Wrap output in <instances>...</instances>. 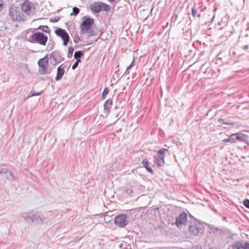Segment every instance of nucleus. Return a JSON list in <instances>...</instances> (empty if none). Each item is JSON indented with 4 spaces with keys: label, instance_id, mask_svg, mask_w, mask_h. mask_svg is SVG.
<instances>
[{
    "label": "nucleus",
    "instance_id": "72a5a7b5",
    "mask_svg": "<svg viewBox=\"0 0 249 249\" xmlns=\"http://www.w3.org/2000/svg\"><path fill=\"white\" fill-rule=\"evenodd\" d=\"M60 18L59 17H54L53 18H52L50 19V21L52 22H58Z\"/></svg>",
    "mask_w": 249,
    "mask_h": 249
},
{
    "label": "nucleus",
    "instance_id": "79ce46f5",
    "mask_svg": "<svg viewBox=\"0 0 249 249\" xmlns=\"http://www.w3.org/2000/svg\"><path fill=\"white\" fill-rule=\"evenodd\" d=\"M236 181H237V182H238V183H239V182H240V181H242V178L237 179H236Z\"/></svg>",
    "mask_w": 249,
    "mask_h": 249
},
{
    "label": "nucleus",
    "instance_id": "39448f33",
    "mask_svg": "<svg viewBox=\"0 0 249 249\" xmlns=\"http://www.w3.org/2000/svg\"><path fill=\"white\" fill-rule=\"evenodd\" d=\"M168 151V149L165 148H161L157 151L158 156L154 157V161L158 167L162 166L164 164L165 152Z\"/></svg>",
    "mask_w": 249,
    "mask_h": 249
},
{
    "label": "nucleus",
    "instance_id": "0eeeda50",
    "mask_svg": "<svg viewBox=\"0 0 249 249\" xmlns=\"http://www.w3.org/2000/svg\"><path fill=\"white\" fill-rule=\"evenodd\" d=\"M48 63L49 58L47 55L39 59L38 61V65L40 68V72L41 74L44 75L46 73H50V72H47Z\"/></svg>",
    "mask_w": 249,
    "mask_h": 249
},
{
    "label": "nucleus",
    "instance_id": "c85d7f7f",
    "mask_svg": "<svg viewBox=\"0 0 249 249\" xmlns=\"http://www.w3.org/2000/svg\"><path fill=\"white\" fill-rule=\"evenodd\" d=\"M73 51L74 48L72 47H69L68 48V53L67 55V56L69 58L72 57Z\"/></svg>",
    "mask_w": 249,
    "mask_h": 249
},
{
    "label": "nucleus",
    "instance_id": "5701e85b",
    "mask_svg": "<svg viewBox=\"0 0 249 249\" xmlns=\"http://www.w3.org/2000/svg\"><path fill=\"white\" fill-rule=\"evenodd\" d=\"M83 33H87L88 36L89 37L95 36L97 35L96 32L92 29V27H91L88 31H85Z\"/></svg>",
    "mask_w": 249,
    "mask_h": 249
},
{
    "label": "nucleus",
    "instance_id": "473e14b6",
    "mask_svg": "<svg viewBox=\"0 0 249 249\" xmlns=\"http://www.w3.org/2000/svg\"><path fill=\"white\" fill-rule=\"evenodd\" d=\"M7 171L8 170H7L6 168H0V174L4 176Z\"/></svg>",
    "mask_w": 249,
    "mask_h": 249
},
{
    "label": "nucleus",
    "instance_id": "aec40b11",
    "mask_svg": "<svg viewBox=\"0 0 249 249\" xmlns=\"http://www.w3.org/2000/svg\"><path fill=\"white\" fill-rule=\"evenodd\" d=\"M37 29L42 30L43 32L47 34H50L51 32L50 29L47 25H40L37 28Z\"/></svg>",
    "mask_w": 249,
    "mask_h": 249
},
{
    "label": "nucleus",
    "instance_id": "f03ea898",
    "mask_svg": "<svg viewBox=\"0 0 249 249\" xmlns=\"http://www.w3.org/2000/svg\"><path fill=\"white\" fill-rule=\"evenodd\" d=\"M48 39V36L44 33L37 32L31 35L29 41L32 43H37L45 46L47 42Z\"/></svg>",
    "mask_w": 249,
    "mask_h": 249
},
{
    "label": "nucleus",
    "instance_id": "ddd939ff",
    "mask_svg": "<svg viewBox=\"0 0 249 249\" xmlns=\"http://www.w3.org/2000/svg\"><path fill=\"white\" fill-rule=\"evenodd\" d=\"M234 249H249V242L243 240L234 241Z\"/></svg>",
    "mask_w": 249,
    "mask_h": 249
},
{
    "label": "nucleus",
    "instance_id": "1a4fd4ad",
    "mask_svg": "<svg viewBox=\"0 0 249 249\" xmlns=\"http://www.w3.org/2000/svg\"><path fill=\"white\" fill-rule=\"evenodd\" d=\"M94 23L93 18H86L81 23L80 25V29L83 33L85 31H88L91 27H92Z\"/></svg>",
    "mask_w": 249,
    "mask_h": 249
},
{
    "label": "nucleus",
    "instance_id": "a878e982",
    "mask_svg": "<svg viewBox=\"0 0 249 249\" xmlns=\"http://www.w3.org/2000/svg\"><path fill=\"white\" fill-rule=\"evenodd\" d=\"M192 15L193 16V17H195L196 16H197L198 17L200 18L201 16L200 14H197V10L196 9L195 7H193L192 8Z\"/></svg>",
    "mask_w": 249,
    "mask_h": 249
},
{
    "label": "nucleus",
    "instance_id": "9b49d317",
    "mask_svg": "<svg viewBox=\"0 0 249 249\" xmlns=\"http://www.w3.org/2000/svg\"><path fill=\"white\" fill-rule=\"evenodd\" d=\"M243 142L249 145V136L243 133L242 131L234 133V141Z\"/></svg>",
    "mask_w": 249,
    "mask_h": 249
},
{
    "label": "nucleus",
    "instance_id": "dca6fc26",
    "mask_svg": "<svg viewBox=\"0 0 249 249\" xmlns=\"http://www.w3.org/2000/svg\"><path fill=\"white\" fill-rule=\"evenodd\" d=\"M112 99L109 98L107 100L104 104V113L107 117L110 112V108L112 105Z\"/></svg>",
    "mask_w": 249,
    "mask_h": 249
},
{
    "label": "nucleus",
    "instance_id": "9d476101",
    "mask_svg": "<svg viewBox=\"0 0 249 249\" xmlns=\"http://www.w3.org/2000/svg\"><path fill=\"white\" fill-rule=\"evenodd\" d=\"M21 10L28 16L34 14V9H33V3L29 0H25L21 4Z\"/></svg>",
    "mask_w": 249,
    "mask_h": 249
},
{
    "label": "nucleus",
    "instance_id": "412c9836",
    "mask_svg": "<svg viewBox=\"0 0 249 249\" xmlns=\"http://www.w3.org/2000/svg\"><path fill=\"white\" fill-rule=\"evenodd\" d=\"M21 216L28 222L31 221V215L28 213H21Z\"/></svg>",
    "mask_w": 249,
    "mask_h": 249
},
{
    "label": "nucleus",
    "instance_id": "a18cd8bd",
    "mask_svg": "<svg viewBox=\"0 0 249 249\" xmlns=\"http://www.w3.org/2000/svg\"><path fill=\"white\" fill-rule=\"evenodd\" d=\"M92 44V43H88V44H88V45H90V44Z\"/></svg>",
    "mask_w": 249,
    "mask_h": 249
},
{
    "label": "nucleus",
    "instance_id": "a211bd4d",
    "mask_svg": "<svg viewBox=\"0 0 249 249\" xmlns=\"http://www.w3.org/2000/svg\"><path fill=\"white\" fill-rule=\"evenodd\" d=\"M36 222L37 223L43 222L42 219L40 217L38 213H36L31 215V221L30 222L33 223Z\"/></svg>",
    "mask_w": 249,
    "mask_h": 249
},
{
    "label": "nucleus",
    "instance_id": "cd10ccee",
    "mask_svg": "<svg viewBox=\"0 0 249 249\" xmlns=\"http://www.w3.org/2000/svg\"><path fill=\"white\" fill-rule=\"evenodd\" d=\"M80 12V9L77 7H74L72 8V12L71 14V16H77Z\"/></svg>",
    "mask_w": 249,
    "mask_h": 249
},
{
    "label": "nucleus",
    "instance_id": "423d86ee",
    "mask_svg": "<svg viewBox=\"0 0 249 249\" xmlns=\"http://www.w3.org/2000/svg\"><path fill=\"white\" fill-rule=\"evenodd\" d=\"M127 215L124 214H121L116 216L114 223L115 225L120 228L125 227L129 223L127 220Z\"/></svg>",
    "mask_w": 249,
    "mask_h": 249
},
{
    "label": "nucleus",
    "instance_id": "2eb2a0df",
    "mask_svg": "<svg viewBox=\"0 0 249 249\" xmlns=\"http://www.w3.org/2000/svg\"><path fill=\"white\" fill-rule=\"evenodd\" d=\"M67 65L66 64V62L63 63L60 66H59L57 69V73L55 76V79L56 81H59L64 75L65 70V68H66Z\"/></svg>",
    "mask_w": 249,
    "mask_h": 249
},
{
    "label": "nucleus",
    "instance_id": "bb28decb",
    "mask_svg": "<svg viewBox=\"0 0 249 249\" xmlns=\"http://www.w3.org/2000/svg\"><path fill=\"white\" fill-rule=\"evenodd\" d=\"M109 92L108 89L106 87L102 92L101 99L102 100H104L106 98L107 95L108 94Z\"/></svg>",
    "mask_w": 249,
    "mask_h": 249
},
{
    "label": "nucleus",
    "instance_id": "f8f14e48",
    "mask_svg": "<svg viewBox=\"0 0 249 249\" xmlns=\"http://www.w3.org/2000/svg\"><path fill=\"white\" fill-rule=\"evenodd\" d=\"M187 222V214L185 212H182L178 217H177L175 224L179 228L182 225H185Z\"/></svg>",
    "mask_w": 249,
    "mask_h": 249
},
{
    "label": "nucleus",
    "instance_id": "58836bf2",
    "mask_svg": "<svg viewBox=\"0 0 249 249\" xmlns=\"http://www.w3.org/2000/svg\"><path fill=\"white\" fill-rule=\"evenodd\" d=\"M234 127H235V126H236V128H238V126H240V124H239V123L235 122H234Z\"/></svg>",
    "mask_w": 249,
    "mask_h": 249
},
{
    "label": "nucleus",
    "instance_id": "6ab92c4d",
    "mask_svg": "<svg viewBox=\"0 0 249 249\" xmlns=\"http://www.w3.org/2000/svg\"><path fill=\"white\" fill-rule=\"evenodd\" d=\"M84 54V52L83 51H77L75 52L74 54V58L76 59V60H79L80 61H81V58Z\"/></svg>",
    "mask_w": 249,
    "mask_h": 249
},
{
    "label": "nucleus",
    "instance_id": "f257e3e1",
    "mask_svg": "<svg viewBox=\"0 0 249 249\" xmlns=\"http://www.w3.org/2000/svg\"><path fill=\"white\" fill-rule=\"evenodd\" d=\"M193 219L190 222L188 227V230L190 232L195 235H201L203 234L204 229V226L200 221L194 218L192 215H190Z\"/></svg>",
    "mask_w": 249,
    "mask_h": 249
},
{
    "label": "nucleus",
    "instance_id": "37998d69",
    "mask_svg": "<svg viewBox=\"0 0 249 249\" xmlns=\"http://www.w3.org/2000/svg\"><path fill=\"white\" fill-rule=\"evenodd\" d=\"M110 2H112L115 1V0H108Z\"/></svg>",
    "mask_w": 249,
    "mask_h": 249
},
{
    "label": "nucleus",
    "instance_id": "4c0bfd02",
    "mask_svg": "<svg viewBox=\"0 0 249 249\" xmlns=\"http://www.w3.org/2000/svg\"><path fill=\"white\" fill-rule=\"evenodd\" d=\"M125 192L128 195H130L133 192V191L131 189H127L126 190Z\"/></svg>",
    "mask_w": 249,
    "mask_h": 249
},
{
    "label": "nucleus",
    "instance_id": "c03bdc74",
    "mask_svg": "<svg viewBox=\"0 0 249 249\" xmlns=\"http://www.w3.org/2000/svg\"><path fill=\"white\" fill-rule=\"evenodd\" d=\"M119 113H117V114H116V118L118 117H119Z\"/></svg>",
    "mask_w": 249,
    "mask_h": 249
},
{
    "label": "nucleus",
    "instance_id": "f3484780",
    "mask_svg": "<svg viewBox=\"0 0 249 249\" xmlns=\"http://www.w3.org/2000/svg\"><path fill=\"white\" fill-rule=\"evenodd\" d=\"M142 163L143 165V166L146 169V171L151 174L152 175L154 174V171L149 166V162L147 159H144L142 160Z\"/></svg>",
    "mask_w": 249,
    "mask_h": 249
},
{
    "label": "nucleus",
    "instance_id": "2f4dec72",
    "mask_svg": "<svg viewBox=\"0 0 249 249\" xmlns=\"http://www.w3.org/2000/svg\"><path fill=\"white\" fill-rule=\"evenodd\" d=\"M80 62H81V61H80L79 60H76L75 63L72 66V69L73 70H75L78 67V64Z\"/></svg>",
    "mask_w": 249,
    "mask_h": 249
},
{
    "label": "nucleus",
    "instance_id": "ea45409f",
    "mask_svg": "<svg viewBox=\"0 0 249 249\" xmlns=\"http://www.w3.org/2000/svg\"><path fill=\"white\" fill-rule=\"evenodd\" d=\"M3 6V3L1 0H0V12L2 10V7Z\"/></svg>",
    "mask_w": 249,
    "mask_h": 249
},
{
    "label": "nucleus",
    "instance_id": "f704fd0d",
    "mask_svg": "<svg viewBox=\"0 0 249 249\" xmlns=\"http://www.w3.org/2000/svg\"><path fill=\"white\" fill-rule=\"evenodd\" d=\"M134 59L133 60L132 62H131V64L129 65L127 67V69H126V70H128L129 69H130L134 65Z\"/></svg>",
    "mask_w": 249,
    "mask_h": 249
},
{
    "label": "nucleus",
    "instance_id": "a19ab883",
    "mask_svg": "<svg viewBox=\"0 0 249 249\" xmlns=\"http://www.w3.org/2000/svg\"><path fill=\"white\" fill-rule=\"evenodd\" d=\"M233 249V245H231V246L229 247V249Z\"/></svg>",
    "mask_w": 249,
    "mask_h": 249
},
{
    "label": "nucleus",
    "instance_id": "7c9ffc66",
    "mask_svg": "<svg viewBox=\"0 0 249 249\" xmlns=\"http://www.w3.org/2000/svg\"><path fill=\"white\" fill-rule=\"evenodd\" d=\"M243 204L247 208L249 209V199L246 198L243 201Z\"/></svg>",
    "mask_w": 249,
    "mask_h": 249
},
{
    "label": "nucleus",
    "instance_id": "4be33fe9",
    "mask_svg": "<svg viewBox=\"0 0 249 249\" xmlns=\"http://www.w3.org/2000/svg\"><path fill=\"white\" fill-rule=\"evenodd\" d=\"M218 122H219V123H220L222 124H228V125H229V124L233 125V122H232L231 121L229 120L225 119L220 118L219 119Z\"/></svg>",
    "mask_w": 249,
    "mask_h": 249
},
{
    "label": "nucleus",
    "instance_id": "49530a36",
    "mask_svg": "<svg viewBox=\"0 0 249 249\" xmlns=\"http://www.w3.org/2000/svg\"><path fill=\"white\" fill-rule=\"evenodd\" d=\"M243 3H244V0H243Z\"/></svg>",
    "mask_w": 249,
    "mask_h": 249
},
{
    "label": "nucleus",
    "instance_id": "de8ad7c7",
    "mask_svg": "<svg viewBox=\"0 0 249 249\" xmlns=\"http://www.w3.org/2000/svg\"><path fill=\"white\" fill-rule=\"evenodd\" d=\"M248 52H249V51H248Z\"/></svg>",
    "mask_w": 249,
    "mask_h": 249
},
{
    "label": "nucleus",
    "instance_id": "c756f323",
    "mask_svg": "<svg viewBox=\"0 0 249 249\" xmlns=\"http://www.w3.org/2000/svg\"><path fill=\"white\" fill-rule=\"evenodd\" d=\"M233 140V134H232L230 135V136L229 138L224 139L222 141L224 142H232Z\"/></svg>",
    "mask_w": 249,
    "mask_h": 249
},
{
    "label": "nucleus",
    "instance_id": "393cba45",
    "mask_svg": "<svg viewBox=\"0 0 249 249\" xmlns=\"http://www.w3.org/2000/svg\"><path fill=\"white\" fill-rule=\"evenodd\" d=\"M42 92H43V91H41L40 92H36L34 91H31L30 92L27 98H29L30 97L40 95Z\"/></svg>",
    "mask_w": 249,
    "mask_h": 249
},
{
    "label": "nucleus",
    "instance_id": "e433bc0d",
    "mask_svg": "<svg viewBox=\"0 0 249 249\" xmlns=\"http://www.w3.org/2000/svg\"><path fill=\"white\" fill-rule=\"evenodd\" d=\"M79 40H80V38L78 36L75 37V38L73 39V41L75 43H77L79 42Z\"/></svg>",
    "mask_w": 249,
    "mask_h": 249
},
{
    "label": "nucleus",
    "instance_id": "7ed1b4c3",
    "mask_svg": "<svg viewBox=\"0 0 249 249\" xmlns=\"http://www.w3.org/2000/svg\"><path fill=\"white\" fill-rule=\"evenodd\" d=\"M89 8L92 12L98 14L101 11H109L111 9V6L103 2L98 1L91 4Z\"/></svg>",
    "mask_w": 249,
    "mask_h": 249
},
{
    "label": "nucleus",
    "instance_id": "4468645a",
    "mask_svg": "<svg viewBox=\"0 0 249 249\" xmlns=\"http://www.w3.org/2000/svg\"><path fill=\"white\" fill-rule=\"evenodd\" d=\"M50 58L53 59L54 62V64H57L64 60V58L62 57L61 53L59 51H53L50 54Z\"/></svg>",
    "mask_w": 249,
    "mask_h": 249
},
{
    "label": "nucleus",
    "instance_id": "6e6552de",
    "mask_svg": "<svg viewBox=\"0 0 249 249\" xmlns=\"http://www.w3.org/2000/svg\"><path fill=\"white\" fill-rule=\"evenodd\" d=\"M55 33L57 36L62 39L63 45L65 46H67L70 40V36L67 31L65 29L58 28L55 30Z\"/></svg>",
    "mask_w": 249,
    "mask_h": 249
},
{
    "label": "nucleus",
    "instance_id": "20e7f679",
    "mask_svg": "<svg viewBox=\"0 0 249 249\" xmlns=\"http://www.w3.org/2000/svg\"><path fill=\"white\" fill-rule=\"evenodd\" d=\"M9 16L13 20L18 21L25 20L26 18V17L16 6L10 7Z\"/></svg>",
    "mask_w": 249,
    "mask_h": 249
},
{
    "label": "nucleus",
    "instance_id": "b1692460",
    "mask_svg": "<svg viewBox=\"0 0 249 249\" xmlns=\"http://www.w3.org/2000/svg\"><path fill=\"white\" fill-rule=\"evenodd\" d=\"M4 177L8 180H13L14 179V175L12 172L8 170L6 174L4 176Z\"/></svg>",
    "mask_w": 249,
    "mask_h": 249
},
{
    "label": "nucleus",
    "instance_id": "c9c22d12",
    "mask_svg": "<svg viewBox=\"0 0 249 249\" xmlns=\"http://www.w3.org/2000/svg\"><path fill=\"white\" fill-rule=\"evenodd\" d=\"M242 49L243 50H248L249 49V46L248 45L243 46L241 47Z\"/></svg>",
    "mask_w": 249,
    "mask_h": 249
}]
</instances>
